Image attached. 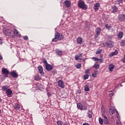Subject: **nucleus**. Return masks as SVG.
<instances>
[{"label": "nucleus", "instance_id": "4d7b16f0", "mask_svg": "<svg viewBox=\"0 0 125 125\" xmlns=\"http://www.w3.org/2000/svg\"><path fill=\"white\" fill-rule=\"evenodd\" d=\"M115 111H116L117 114H118V111H117V110H115Z\"/></svg>", "mask_w": 125, "mask_h": 125}, {"label": "nucleus", "instance_id": "37998d69", "mask_svg": "<svg viewBox=\"0 0 125 125\" xmlns=\"http://www.w3.org/2000/svg\"><path fill=\"white\" fill-rule=\"evenodd\" d=\"M90 71V69H86L85 70V74H89V71Z\"/></svg>", "mask_w": 125, "mask_h": 125}, {"label": "nucleus", "instance_id": "72a5a7b5", "mask_svg": "<svg viewBox=\"0 0 125 125\" xmlns=\"http://www.w3.org/2000/svg\"><path fill=\"white\" fill-rule=\"evenodd\" d=\"M34 80H35V81H40V80H41V77L39 76H35L34 77Z\"/></svg>", "mask_w": 125, "mask_h": 125}, {"label": "nucleus", "instance_id": "a18cd8bd", "mask_svg": "<svg viewBox=\"0 0 125 125\" xmlns=\"http://www.w3.org/2000/svg\"><path fill=\"white\" fill-rule=\"evenodd\" d=\"M102 47H105L106 46V43H104L103 42V43H102L101 44Z\"/></svg>", "mask_w": 125, "mask_h": 125}, {"label": "nucleus", "instance_id": "5fc2aeb1", "mask_svg": "<svg viewBox=\"0 0 125 125\" xmlns=\"http://www.w3.org/2000/svg\"><path fill=\"white\" fill-rule=\"evenodd\" d=\"M1 101H2V100H1V98H0V103L1 102Z\"/></svg>", "mask_w": 125, "mask_h": 125}, {"label": "nucleus", "instance_id": "f8f14e48", "mask_svg": "<svg viewBox=\"0 0 125 125\" xmlns=\"http://www.w3.org/2000/svg\"><path fill=\"white\" fill-rule=\"evenodd\" d=\"M45 68L47 71H51V70H52V69H53V67H52V66H51V65H50L48 63V64L45 65Z\"/></svg>", "mask_w": 125, "mask_h": 125}, {"label": "nucleus", "instance_id": "58836bf2", "mask_svg": "<svg viewBox=\"0 0 125 125\" xmlns=\"http://www.w3.org/2000/svg\"><path fill=\"white\" fill-rule=\"evenodd\" d=\"M58 125H63V122L61 121H58L57 122Z\"/></svg>", "mask_w": 125, "mask_h": 125}, {"label": "nucleus", "instance_id": "6ab92c4d", "mask_svg": "<svg viewBox=\"0 0 125 125\" xmlns=\"http://www.w3.org/2000/svg\"><path fill=\"white\" fill-rule=\"evenodd\" d=\"M77 42L78 43H80V44H82V43H83V38H82L81 37H78L77 39Z\"/></svg>", "mask_w": 125, "mask_h": 125}, {"label": "nucleus", "instance_id": "6e6d98bb", "mask_svg": "<svg viewBox=\"0 0 125 125\" xmlns=\"http://www.w3.org/2000/svg\"><path fill=\"white\" fill-rule=\"evenodd\" d=\"M63 125H68V124L67 123H65Z\"/></svg>", "mask_w": 125, "mask_h": 125}, {"label": "nucleus", "instance_id": "7c9ffc66", "mask_svg": "<svg viewBox=\"0 0 125 125\" xmlns=\"http://www.w3.org/2000/svg\"><path fill=\"white\" fill-rule=\"evenodd\" d=\"M84 90L85 91H89V87L88 86V85H86L84 86Z\"/></svg>", "mask_w": 125, "mask_h": 125}, {"label": "nucleus", "instance_id": "2f4dec72", "mask_svg": "<svg viewBox=\"0 0 125 125\" xmlns=\"http://www.w3.org/2000/svg\"><path fill=\"white\" fill-rule=\"evenodd\" d=\"M92 60H94L95 62H98L99 61V59L96 57H93L92 58Z\"/></svg>", "mask_w": 125, "mask_h": 125}, {"label": "nucleus", "instance_id": "412c9836", "mask_svg": "<svg viewBox=\"0 0 125 125\" xmlns=\"http://www.w3.org/2000/svg\"><path fill=\"white\" fill-rule=\"evenodd\" d=\"M77 105L78 109H79V110L83 109V104H82L80 103H78Z\"/></svg>", "mask_w": 125, "mask_h": 125}, {"label": "nucleus", "instance_id": "864d4df0", "mask_svg": "<svg viewBox=\"0 0 125 125\" xmlns=\"http://www.w3.org/2000/svg\"><path fill=\"white\" fill-rule=\"evenodd\" d=\"M2 59V56H0V60H1Z\"/></svg>", "mask_w": 125, "mask_h": 125}, {"label": "nucleus", "instance_id": "6e6552de", "mask_svg": "<svg viewBox=\"0 0 125 125\" xmlns=\"http://www.w3.org/2000/svg\"><path fill=\"white\" fill-rule=\"evenodd\" d=\"M38 71L40 74L42 76H44V72H43V68H42V65H40L38 67Z\"/></svg>", "mask_w": 125, "mask_h": 125}, {"label": "nucleus", "instance_id": "423d86ee", "mask_svg": "<svg viewBox=\"0 0 125 125\" xmlns=\"http://www.w3.org/2000/svg\"><path fill=\"white\" fill-rule=\"evenodd\" d=\"M106 45L107 46V47L112 48V47H114V42L109 40L106 42Z\"/></svg>", "mask_w": 125, "mask_h": 125}, {"label": "nucleus", "instance_id": "09e8293b", "mask_svg": "<svg viewBox=\"0 0 125 125\" xmlns=\"http://www.w3.org/2000/svg\"><path fill=\"white\" fill-rule=\"evenodd\" d=\"M82 125H89V124L85 122V123H83Z\"/></svg>", "mask_w": 125, "mask_h": 125}, {"label": "nucleus", "instance_id": "f257e3e1", "mask_svg": "<svg viewBox=\"0 0 125 125\" xmlns=\"http://www.w3.org/2000/svg\"><path fill=\"white\" fill-rule=\"evenodd\" d=\"M64 39V36L61 33H56L55 35V38H54L52 42H58V41H62Z\"/></svg>", "mask_w": 125, "mask_h": 125}, {"label": "nucleus", "instance_id": "b1692460", "mask_svg": "<svg viewBox=\"0 0 125 125\" xmlns=\"http://www.w3.org/2000/svg\"><path fill=\"white\" fill-rule=\"evenodd\" d=\"M105 27L107 30H110L111 29H112V26L109 25L108 24H105Z\"/></svg>", "mask_w": 125, "mask_h": 125}, {"label": "nucleus", "instance_id": "a878e982", "mask_svg": "<svg viewBox=\"0 0 125 125\" xmlns=\"http://www.w3.org/2000/svg\"><path fill=\"white\" fill-rule=\"evenodd\" d=\"M7 89H8V86L4 85L2 87V91H5V90H7Z\"/></svg>", "mask_w": 125, "mask_h": 125}, {"label": "nucleus", "instance_id": "ddd939ff", "mask_svg": "<svg viewBox=\"0 0 125 125\" xmlns=\"http://www.w3.org/2000/svg\"><path fill=\"white\" fill-rule=\"evenodd\" d=\"M83 53H81L80 54H79V55H75V59L76 61L79 60V59H80V60H82V59H80V57H83Z\"/></svg>", "mask_w": 125, "mask_h": 125}, {"label": "nucleus", "instance_id": "20e7f679", "mask_svg": "<svg viewBox=\"0 0 125 125\" xmlns=\"http://www.w3.org/2000/svg\"><path fill=\"white\" fill-rule=\"evenodd\" d=\"M3 33L6 36H8V37H10V36H11V30L9 29H6L5 28H3Z\"/></svg>", "mask_w": 125, "mask_h": 125}, {"label": "nucleus", "instance_id": "bf43d9fd", "mask_svg": "<svg viewBox=\"0 0 125 125\" xmlns=\"http://www.w3.org/2000/svg\"><path fill=\"white\" fill-rule=\"evenodd\" d=\"M23 94H26V93H23Z\"/></svg>", "mask_w": 125, "mask_h": 125}, {"label": "nucleus", "instance_id": "f03ea898", "mask_svg": "<svg viewBox=\"0 0 125 125\" xmlns=\"http://www.w3.org/2000/svg\"><path fill=\"white\" fill-rule=\"evenodd\" d=\"M78 6L80 8H82V9H84V10H85L86 9H87V5L85 4V2H84L83 0H80L78 1Z\"/></svg>", "mask_w": 125, "mask_h": 125}, {"label": "nucleus", "instance_id": "680f3d73", "mask_svg": "<svg viewBox=\"0 0 125 125\" xmlns=\"http://www.w3.org/2000/svg\"><path fill=\"white\" fill-rule=\"evenodd\" d=\"M110 94H109V95H110Z\"/></svg>", "mask_w": 125, "mask_h": 125}, {"label": "nucleus", "instance_id": "bb28decb", "mask_svg": "<svg viewBox=\"0 0 125 125\" xmlns=\"http://www.w3.org/2000/svg\"><path fill=\"white\" fill-rule=\"evenodd\" d=\"M109 115H113L115 113V110L113 109H109L108 111Z\"/></svg>", "mask_w": 125, "mask_h": 125}, {"label": "nucleus", "instance_id": "4c0bfd02", "mask_svg": "<svg viewBox=\"0 0 125 125\" xmlns=\"http://www.w3.org/2000/svg\"><path fill=\"white\" fill-rule=\"evenodd\" d=\"M89 77V76L88 75V74L84 75L83 79H84V80H87V79H88Z\"/></svg>", "mask_w": 125, "mask_h": 125}, {"label": "nucleus", "instance_id": "4be33fe9", "mask_svg": "<svg viewBox=\"0 0 125 125\" xmlns=\"http://www.w3.org/2000/svg\"><path fill=\"white\" fill-rule=\"evenodd\" d=\"M109 70L110 72H112L114 68H115V66L113 64H110L109 66Z\"/></svg>", "mask_w": 125, "mask_h": 125}, {"label": "nucleus", "instance_id": "c9c22d12", "mask_svg": "<svg viewBox=\"0 0 125 125\" xmlns=\"http://www.w3.org/2000/svg\"><path fill=\"white\" fill-rule=\"evenodd\" d=\"M15 109H16L17 110H19V109H20V105H19V104H16Z\"/></svg>", "mask_w": 125, "mask_h": 125}, {"label": "nucleus", "instance_id": "c85d7f7f", "mask_svg": "<svg viewBox=\"0 0 125 125\" xmlns=\"http://www.w3.org/2000/svg\"><path fill=\"white\" fill-rule=\"evenodd\" d=\"M99 67H100V65L97 63H95L93 66V67L95 68V69H99Z\"/></svg>", "mask_w": 125, "mask_h": 125}, {"label": "nucleus", "instance_id": "473e14b6", "mask_svg": "<svg viewBox=\"0 0 125 125\" xmlns=\"http://www.w3.org/2000/svg\"><path fill=\"white\" fill-rule=\"evenodd\" d=\"M76 67L77 69H81V68H82V64L77 63L76 65Z\"/></svg>", "mask_w": 125, "mask_h": 125}, {"label": "nucleus", "instance_id": "c03bdc74", "mask_svg": "<svg viewBox=\"0 0 125 125\" xmlns=\"http://www.w3.org/2000/svg\"><path fill=\"white\" fill-rule=\"evenodd\" d=\"M23 39L25 41H28V40H29V38H28V36H24Z\"/></svg>", "mask_w": 125, "mask_h": 125}, {"label": "nucleus", "instance_id": "8fccbe9b", "mask_svg": "<svg viewBox=\"0 0 125 125\" xmlns=\"http://www.w3.org/2000/svg\"><path fill=\"white\" fill-rule=\"evenodd\" d=\"M100 58H103V54L100 55Z\"/></svg>", "mask_w": 125, "mask_h": 125}, {"label": "nucleus", "instance_id": "1a4fd4ad", "mask_svg": "<svg viewBox=\"0 0 125 125\" xmlns=\"http://www.w3.org/2000/svg\"><path fill=\"white\" fill-rule=\"evenodd\" d=\"M58 83L60 87H61V88H64V87H65V83H64L63 81L59 80L58 82Z\"/></svg>", "mask_w": 125, "mask_h": 125}, {"label": "nucleus", "instance_id": "5701e85b", "mask_svg": "<svg viewBox=\"0 0 125 125\" xmlns=\"http://www.w3.org/2000/svg\"><path fill=\"white\" fill-rule=\"evenodd\" d=\"M56 52L58 55H60V56H61L62 55V51L59 50V49H57L56 50Z\"/></svg>", "mask_w": 125, "mask_h": 125}, {"label": "nucleus", "instance_id": "13d9d810", "mask_svg": "<svg viewBox=\"0 0 125 125\" xmlns=\"http://www.w3.org/2000/svg\"><path fill=\"white\" fill-rule=\"evenodd\" d=\"M0 113H1V110H0Z\"/></svg>", "mask_w": 125, "mask_h": 125}, {"label": "nucleus", "instance_id": "aec40b11", "mask_svg": "<svg viewBox=\"0 0 125 125\" xmlns=\"http://www.w3.org/2000/svg\"><path fill=\"white\" fill-rule=\"evenodd\" d=\"M118 54V51L115 50L114 52H112L111 54H110L109 55L110 57H112V56H114L115 55H117Z\"/></svg>", "mask_w": 125, "mask_h": 125}, {"label": "nucleus", "instance_id": "9d476101", "mask_svg": "<svg viewBox=\"0 0 125 125\" xmlns=\"http://www.w3.org/2000/svg\"><path fill=\"white\" fill-rule=\"evenodd\" d=\"M6 93H7L8 97H11V95H12V90L10 89H8L6 91Z\"/></svg>", "mask_w": 125, "mask_h": 125}, {"label": "nucleus", "instance_id": "ea45409f", "mask_svg": "<svg viewBox=\"0 0 125 125\" xmlns=\"http://www.w3.org/2000/svg\"><path fill=\"white\" fill-rule=\"evenodd\" d=\"M124 0H117L118 4H121V3H123V1Z\"/></svg>", "mask_w": 125, "mask_h": 125}, {"label": "nucleus", "instance_id": "9b49d317", "mask_svg": "<svg viewBox=\"0 0 125 125\" xmlns=\"http://www.w3.org/2000/svg\"><path fill=\"white\" fill-rule=\"evenodd\" d=\"M99 6H100V4L98 2L96 3L94 6V9L95 11H97L99 10Z\"/></svg>", "mask_w": 125, "mask_h": 125}, {"label": "nucleus", "instance_id": "de8ad7c7", "mask_svg": "<svg viewBox=\"0 0 125 125\" xmlns=\"http://www.w3.org/2000/svg\"><path fill=\"white\" fill-rule=\"evenodd\" d=\"M99 61L100 63H103V60L102 59H99Z\"/></svg>", "mask_w": 125, "mask_h": 125}, {"label": "nucleus", "instance_id": "dca6fc26", "mask_svg": "<svg viewBox=\"0 0 125 125\" xmlns=\"http://www.w3.org/2000/svg\"><path fill=\"white\" fill-rule=\"evenodd\" d=\"M92 110H88L87 112V117L88 118H89L90 119H91L92 118Z\"/></svg>", "mask_w": 125, "mask_h": 125}, {"label": "nucleus", "instance_id": "f3484780", "mask_svg": "<svg viewBox=\"0 0 125 125\" xmlns=\"http://www.w3.org/2000/svg\"><path fill=\"white\" fill-rule=\"evenodd\" d=\"M118 11V7L116 6H113L112 8V13H116Z\"/></svg>", "mask_w": 125, "mask_h": 125}, {"label": "nucleus", "instance_id": "603ef678", "mask_svg": "<svg viewBox=\"0 0 125 125\" xmlns=\"http://www.w3.org/2000/svg\"><path fill=\"white\" fill-rule=\"evenodd\" d=\"M121 122H116V125H120V123Z\"/></svg>", "mask_w": 125, "mask_h": 125}, {"label": "nucleus", "instance_id": "2eb2a0df", "mask_svg": "<svg viewBox=\"0 0 125 125\" xmlns=\"http://www.w3.org/2000/svg\"><path fill=\"white\" fill-rule=\"evenodd\" d=\"M11 76L13 78H18V74L14 71L11 72Z\"/></svg>", "mask_w": 125, "mask_h": 125}, {"label": "nucleus", "instance_id": "a211bd4d", "mask_svg": "<svg viewBox=\"0 0 125 125\" xmlns=\"http://www.w3.org/2000/svg\"><path fill=\"white\" fill-rule=\"evenodd\" d=\"M64 3L66 7H70L71 6V2L69 0H65Z\"/></svg>", "mask_w": 125, "mask_h": 125}, {"label": "nucleus", "instance_id": "79ce46f5", "mask_svg": "<svg viewBox=\"0 0 125 125\" xmlns=\"http://www.w3.org/2000/svg\"><path fill=\"white\" fill-rule=\"evenodd\" d=\"M87 106L86 105H84L82 107V110H87Z\"/></svg>", "mask_w": 125, "mask_h": 125}, {"label": "nucleus", "instance_id": "39448f33", "mask_svg": "<svg viewBox=\"0 0 125 125\" xmlns=\"http://www.w3.org/2000/svg\"><path fill=\"white\" fill-rule=\"evenodd\" d=\"M95 32L96 34L95 35V39H97L98 36L100 35V33L101 32V27H97L95 30Z\"/></svg>", "mask_w": 125, "mask_h": 125}, {"label": "nucleus", "instance_id": "4468645a", "mask_svg": "<svg viewBox=\"0 0 125 125\" xmlns=\"http://www.w3.org/2000/svg\"><path fill=\"white\" fill-rule=\"evenodd\" d=\"M124 37V33L123 32H119L117 35V38L119 40H121Z\"/></svg>", "mask_w": 125, "mask_h": 125}, {"label": "nucleus", "instance_id": "0eeeda50", "mask_svg": "<svg viewBox=\"0 0 125 125\" xmlns=\"http://www.w3.org/2000/svg\"><path fill=\"white\" fill-rule=\"evenodd\" d=\"M2 73L4 75L5 77H8V74H9V71L6 69L5 68H2Z\"/></svg>", "mask_w": 125, "mask_h": 125}, {"label": "nucleus", "instance_id": "c756f323", "mask_svg": "<svg viewBox=\"0 0 125 125\" xmlns=\"http://www.w3.org/2000/svg\"><path fill=\"white\" fill-rule=\"evenodd\" d=\"M121 46H125V40H122L121 43H120Z\"/></svg>", "mask_w": 125, "mask_h": 125}, {"label": "nucleus", "instance_id": "49530a36", "mask_svg": "<svg viewBox=\"0 0 125 125\" xmlns=\"http://www.w3.org/2000/svg\"><path fill=\"white\" fill-rule=\"evenodd\" d=\"M43 62L44 63V64H45V66H46V65L48 64V63H47V62L46 61V60L43 61Z\"/></svg>", "mask_w": 125, "mask_h": 125}, {"label": "nucleus", "instance_id": "052dcab7", "mask_svg": "<svg viewBox=\"0 0 125 125\" xmlns=\"http://www.w3.org/2000/svg\"><path fill=\"white\" fill-rule=\"evenodd\" d=\"M121 86H123V85H121Z\"/></svg>", "mask_w": 125, "mask_h": 125}, {"label": "nucleus", "instance_id": "393cba45", "mask_svg": "<svg viewBox=\"0 0 125 125\" xmlns=\"http://www.w3.org/2000/svg\"><path fill=\"white\" fill-rule=\"evenodd\" d=\"M97 75H98V71L97 70H95L92 76L93 78H95V77H96Z\"/></svg>", "mask_w": 125, "mask_h": 125}, {"label": "nucleus", "instance_id": "a19ab883", "mask_svg": "<svg viewBox=\"0 0 125 125\" xmlns=\"http://www.w3.org/2000/svg\"><path fill=\"white\" fill-rule=\"evenodd\" d=\"M107 40H112L113 39V36L110 35L107 37Z\"/></svg>", "mask_w": 125, "mask_h": 125}, {"label": "nucleus", "instance_id": "e433bc0d", "mask_svg": "<svg viewBox=\"0 0 125 125\" xmlns=\"http://www.w3.org/2000/svg\"><path fill=\"white\" fill-rule=\"evenodd\" d=\"M14 34L16 36H17L18 34H19V33L18 32V30H17V29L14 30Z\"/></svg>", "mask_w": 125, "mask_h": 125}, {"label": "nucleus", "instance_id": "3c124183", "mask_svg": "<svg viewBox=\"0 0 125 125\" xmlns=\"http://www.w3.org/2000/svg\"><path fill=\"white\" fill-rule=\"evenodd\" d=\"M0 44H2V41L1 40H0Z\"/></svg>", "mask_w": 125, "mask_h": 125}, {"label": "nucleus", "instance_id": "cd10ccee", "mask_svg": "<svg viewBox=\"0 0 125 125\" xmlns=\"http://www.w3.org/2000/svg\"><path fill=\"white\" fill-rule=\"evenodd\" d=\"M101 52H102V49L98 48L96 52V54H100Z\"/></svg>", "mask_w": 125, "mask_h": 125}, {"label": "nucleus", "instance_id": "f704fd0d", "mask_svg": "<svg viewBox=\"0 0 125 125\" xmlns=\"http://www.w3.org/2000/svg\"><path fill=\"white\" fill-rule=\"evenodd\" d=\"M99 124H100V125H103V119H102V118H99Z\"/></svg>", "mask_w": 125, "mask_h": 125}, {"label": "nucleus", "instance_id": "7ed1b4c3", "mask_svg": "<svg viewBox=\"0 0 125 125\" xmlns=\"http://www.w3.org/2000/svg\"><path fill=\"white\" fill-rule=\"evenodd\" d=\"M101 112L102 114V116L104 118V124L105 125H108V124H109V120H108V118H107V116H106V115L105 114V110H104V109L102 108Z\"/></svg>", "mask_w": 125, "mask_h": 125}]
</instances>
